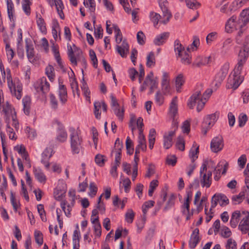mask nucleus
I'll return each mask as SVG.
<instances>
[{
  "label": "nucleus",
  "mask_w": 249,
  "mask_h": 249,
  "mask_svg": "<svg viewBox=\"0 0 249 249\" xmlns=\"http://www.w3.org/2000/svg\"><path fill=\"white\" fill-rule=\"evenodd\" d=\"M31 2L29 0H23L22 9L27 15H29L31 13L30 5Z\"/></svg>",
  "instance_id": "09e8293b"
},
{
  "label": "nucleus",
  "mask_w": 249,
  "mask_h": 249,
  "mask_svg": "<svg viewBox=\"0 0 249 249\" xmlns=\"http://www.w3.org/2000/svg\"><path fill=\"white\" fill-rule=\"evenodd\" d=\"M218 118V116L216 113L208 115L204 118L202 124L205 126L211 128L216 122Z\"/></svg>",
  "instance_id": "aec40b11"
},
{
  "label": "nucleus",
  "mask_w": 249,
  "mask_h": 249,
  "mask_svg": "<svg viewBox=\"0 0 249 249\" xmlns=\"http://www.w3.org/2000/svg\"><path fill=\"white\" fill-rule=\"evenodd\" d=\"M236 19L237 18L233 16L228 20L225 25V31L226 32L231 33L234 30H240L244 27L240 20L239 19L237 21Z\"/></svg>",
  "instance_id": "0eeeda50"
},
{
  "label": "nucleus",
  "mask_w": 249,
  "mask_h": 249,
  "mask_svg": "<svg viewBox=\"0 0 249 249\" xmlns=\"http://www.w3.org/2000/svg\"><path fill=\"white\" fill-rule=\"evenodd\" d=\"M6 72L7 84L10 91L12 95L19 100L22 96V84L18 78H12L10 70L9 69H6Z\"/></svg>",
  "instance_id": "7ed1b4c3"
},
{
  "label": "nucleus",
  "mask_w": 249,
  "mask_h": 249,
  "mask_svg": "<svg viewBox=\"0 0 249 249\" xmlns=\"http://www.w3.org/2000/svg\"><path fill=\"white\" fill-rule=\"evenodd\" d=\"M35 87L38 92L41 91L44 94L48 93L50 90V84L45 77L39 79L35 84Z\"/></svg>",
  "instance_id": "4468645a"
},
{
  "label": "nucleus",
  "mask_w": 249,
  "mask_h": 249,
  "mask_svg": "<svg viewBox=\"0 0 249 249\" xmlns=\"http://www.w3.org/2000/svg\"><path fill=\"white\" fill-rule=\"evenodd\" d=\"M186 4L189 8H196L200 6V3L195 0H186Z\"/></svg>",
  "instance_id": "338daca9"
},
{
  "label": "nucleus",
  "mask_w": 249,
  "mask_h": 249,
  "mask_svg": "<svg viewBox=\"0 0 249 249\" xmlns=\"http://www.w3.org/2000/svg\"><path fill=\"white\" fill-rule=\"evenodd\" d=\"M68 55L71 63L74 65H76V58L75 57L74 51H73L71 45H68Z\"/></svg>",
  "instance_id": "ea45409f"
},
{
  "label": "nucleus",
  "mask_w": 249,
  "mask_h": 249,
  "mask_svg": "<svg viewBox=\"0 0 249 249\" xmlns=\"http://www.w3.org/2000/svg\"><path fill=\"white\" fill-rule=\"evenodd\" d=\"M22 104L24 113L26 115H29L31 106V98L28 96H25L22 99Z\"/></svg>",
  "instance_id": "7c9ffc66"
},
{
  "label": "nucleus",
  "mask_w": 249,
  "mask_h": 249,
  "mask_svg": "<svg viewBox=\"0 0 249 249\" xmlns=\"http://www.w3.org/2000/svg\"><path fill=\"white\" fill-rule=\"evenodd\" d=\"M245 4L243 0H234L230 6L231 11H235Z\"/></svg>",
  "instance_id": "79ce46f5"
},
{
  "label": "nucleus",
  "mask_w": 249,
  "mask_h": 249,
  "mask_svg": "<svg viewBox=\"0 0 249 249\" xmlns=\"http://www.w3.org/2000/svg\"><path fill=\"white\" fill-rule=\"evenodd\" d=\"M92 223L94 225V231L96 236L99 237L101 234V226L99 223L98 217L91 219Z\"/></svg>",
  "instance_id": "c756f323"
},
{
  "label": "nucleus",
  "mask_w": 249,
  "mask_h": 249,
  "mask_svg": "<svg viewBox=\"0 0 249 249\" xmlns=\"http://www.w3.org/2000/svg\"><path fill=\"white\" fill-rule=\"evenodd\" d=\"M150 18L152 22H153L154 26L156 27V25H158L160 19L161 20L163 19V17L161 18V16L155 12H151L150 14Z\"/></svg>",
  "instance_id": "58836bf2"
},
{
  "label": "nucleus",
  "mask_w": 249,
  "mask_h": 249,
  "mask_svg": "<svg viewBox=\"0 0 249 249\" xmlns=\"http://www.w3.org/2000/svg\"><path fill=\"white\" fill-rule=\"evenodd\" d=\"M69 195L71 197V204L68 203L66 200H64L61 202V207L64 212L65 215L69 217L71 215V208L74 205L75 202V191L74 190H70L69 191Z\"/></svg>",
  "instance_id": "1a4fd4ad"
},
{
  "label": "nucleus",
  "mask_w": 249,
  "mask_h": 249,
  "mask_svg": "<svg viewBox=\"0 0 249 249\" xmlns=\"http://www.w3.org/2000/svg\"><path fill=\"white\" fill-rule=\"evenodd\" d=\"M36 23L40 31L42 33H46V27L45 26V23L44 19L40 16L39 17L37 16Z\"/></svg>",
  "instance_id": "a19ab883"
},
{
  "label": "nucleus",
  "mask_w": 249,
  "mask_h": 249,
  "mask_svg": "<svg viewBox=\"0 0 249 249\" xmlns=\"http://www.w3.org/2000/svg\"><path fill=\"white\" fill-rule=\"evenodd\" d=\"M169 36V33L164 32L158 35L154 40V43L156 45L160 46L163 45L167 40Z\"/></svg>",
  "instance_id": "a878e982"
},
{
  "label": "nucleus",
  "mask_w": 249,
  "mask_h": 249,
  "mask_svg": "<svg viewBox=\"0 0 249 249\" xmlns=\"http://www.w3.org/2000/svg\"><path fill=\"white\" fill-rule=\"evenodd\" d=\"M71 147L72 153L74 154H79L82 149V138L80 135V131L75 130L74 128H70Z\"/></svg>",
  "instance_id": "20e7f679"
},
{
  "label": "nucleus",
  "mask_w": 249,
  "mask_h": 249,
  "mask_svg": "<svg viewBox=\"0 0 249 249\" xmlns=\"http://www.w3.org/2000/svg\"><path fill=\"white\" fill-rule=\"evenodd\" d=\"M236 243L232 238H229L227 241L226 245V249H237Z\"/></svg>",
  "instance_id": "69168bd1"
},
{
  "label": "nucleus",
  "mask_w": 249,
  "mask_h": 249,
  "mask_svg": "<svg viewBox=\"0 0 249 249\" xmlns=\"http://www.w3.org/2000/svg\"><path fill=\"white\" fill-rule=\"evenodd\" d=\"M184 82L182 74H179L176 79V89L178 92H180V88L183 85Z\"/></svg>",
  "instance_id": "49530a36"
},
{
  "label": "nucleus",
  "mask_w": 249,
  "mask_h": 249,
  "mask_svg": "<svg viewBox=\"0 0 249 249\" xmlns=\"http://www.w3.org/2000/svg\"><path fill=\"white\" fill-rule=\"evenodd\" d=\"M244 196H245V192H240L239 195H238L237 196H233L231 198L232 203L234 205H236V204H239L243 201V200L244 198Z\"/></svg>",
  "instance_id": "37998d69"
},
{
  "label": "nucleus",
  "mask_w": 249,
  "mask_h": 249,
  "mask_svg": "<svg viewBox=\"0 0 249 249\" xmlns=\"http://www.w3.org/2000/svg\"><path fill=\"white\" fill-rule=\"evenodd\" d=\"M199 153V146L197 145L196 143L194 142L192 148L189 151V157L191 159L192 162H195V160L197 159L198 154Z\"/></svg>",
  "instance_id": "bb28decb"
},
{
  "label": "nucleus",
  "mask_w": 249,
  "mask_h": 249,
  "mask_svg": "<svg viewBox=\"0 0 249 249\" xmlns=\"http://www.w3.org/2000/svg\"><path fill=\"white\" fill-rule=\"evenodd\" d=\"M89 195L91 197L94 196L97 192V187L94 182H90L89 186Z\"/></svg>",
  "instance_id": "774afa93"
},
{
  "label": "nucleus",
  "mask_w": 249,
  "mask_h": 249,
  "mask_svg": "<svg viewBox=\"0 0 249 249\" xmlns=\"http://www.w3.org/2000/svg\"><path fill=\"white\" fill-rule=\"evenodd\" d=\"M138 142L137 147L141 148L142 151H145L146 150V139L143 133L139 134Z\"/></svg>",
  "instance_id": "2f4dec72"
},
{
  "label": "nucleus",
  "mask_w": 249,
  "mask_h": 249,
  "mask_svg": "<svg viewBox=\"0 0 249 249\" xmlns=\"http://www.w3.org/2000/svg\"><path fill=\"white\" fill-rule=\"evenodd\" d=\"M190 48L187 47L186 51L182 53V55H179L178 57L181 58V62L185 65H189L191 63V57L190 56L188 52Z\"/></svg>",
  "instance_id": "72a5a7b5"
},
{
  "label": "nucleus",
  "mask_w": 249,
  "mask_h": 249,
  "mask_svg": "<svg viewBox=\"0 0 249 249\" xmlns=\"http://www.w3.org/2000/svg\"><path fill=\"white\" fill-rule=\"evenodd\" d=\"M220 234L223 238H227L231 236V231L228 227L224 226L221 228Z\"/></svg>",
  "instance_id": "5fc2aeb1"
},
{
  "label": "nucleus",
  "mask_w": 249,
  "mask_h": 249,
  "mask_svg": "<svg viewBox=\"0 0 249 249\" xmlns=\"http://www.w3.org/2000/svg\"><path fill=\"white\" fill-rule=\"evenodd\" d=\"M223 146V139L221 136L214 137L211 141V148L213 152L216 153L221 151Z\"/></svg>",
  "instance_id": "f3484780"
},
{
  "label": "nucleus",
  "mask_w": 249,
  "mask_h": 249,
  "mask_svg": "<svg viewBox=\"0 0 249 249\" xmlns=\"http://www.w3.org/2000/svg\"><path fill=\"white\" fill-rule=\"evenodd\" d=\"M239 20L244 27L249 23V8L243 10L240 14Z\"/></svg>",
  "instance_id": "c85d7f7f"
},
{
  "label": "nucleus",
  "mask_w": 249,
  "mask_h": 249,
  "mask_svg": "<svg viewBox=\"0 0 249 249\" xmlns=\"http://www.w3.org/2000/svg\"><path fill=\"white\" fill-rule=\"evenodd\" d=\"M175 200V197L174 195H171L169 197L166 206L164 208V211H166L169 209H170L174 205Z\"/></svg>",
  "instance_id": "0e129e2a"
},
{
  "label": "nucleus",
  "mask_w": 249,
  "mask_h": 249,
  "mask_svg": "<svg viewBox=\"0 0 249 249\" xmlns=\"http://www.w3.org/2000/svg\"><path fill=\"white\" fill-rule=\"evenodd\" d=\"M53 150L51 147L46 148L42 154L41 163L44 165L47 170L50 168V163L49 160L53 155Z\"/></svg>",
  "instance_id": "2eb2a0df"
},
{
  "label": "nucleus",
  "mask_w": 249,
  "mask_h": 249,
  "mask_svg": "<svg viewBox=\"0 0 249 249\" xmlns=\"http://www.w3.org/2000/svg\"><path fill=\"white\" fill-rule=\"evenodd\" d=\"M59 33V36H60V27L59 23L57 21H55L53 23V30H52V34L53 36V38L55 40H56L57 38V33Z\"/></svg>",
  "instance_id": "6e6d98bb"
},
{
  "label": "nucleus",
  "mask_w": 249,
  "mask_h": 249,
  "mask_svg": "<svg viewBox=\"0 0 249 249\" xmlns=\"http://www.w3.org/2000/svg\"><path fill=\"white\" fill-rule=\"evenodd\" d=\"M120 183L123 184V186L124 187L125 193H128L129 191L131 183L129 178H121Z\"/></svg>",
  "instance_id": "de8ad7c7"
},
{
  "label": "nucleus",
  "mask_w": 249,
  "mask_h": 249,
  "mask_svg": "<svg viewBox=\"0 0 249 249\" xmlns=\"http://www.w3.org/2000/svg\"><path fill=\"white\" fill-rule=\"evenodd\" d=\"M84 4L85 6L89 8V9L91 13V15L93 16V14L94 13L95 11L96 4L94 0H88L86 1L84 0Z\"/></svg>",
  "instance_id": "f704fd0d"
},
{
  "label": "nucleus",
  "mask_w": 249,
  "mask_h": 249,
  "mask_svg": "<svg viewBox=\"0 0 249 249\" xmlns=\"http://www.w3.org/2000/svg\"><path fill=\"white\" fill-rule=\"evenodd\" d=\"M135 214L131 209L128 210L125 213V220L129 223H131L134 219Z\"/></svg>",
  "instance_id": "e2e57ef3"
},
{
  "label": "nucleus",
  "mask_w": 249,
  "mask_h": 249,
  "mask_svg": "<svg viewBox=\"0 0 249 249\" xmlns=\"http://www.w3.org/2000/svg\"><path fill=\"white\" fill-rule=\"evenodd\" d=\"M158 85V79L156 77V80L144 79L142 84L140 87V91H143L147 88H149V93H152L154 90L156 89Z\"/></svg>",
  "instance_id": "f8f14e48"
},
{
  "label": "nucleus",
  "mask_w": 249,
  "mask_h": 249,
  "mask_svg": "<svg viewBox=\"0 0 249 249\" xmlns=\"http://www.w3.org/2000/svg\"><path fill=\"white\" fill-rule=\"evenodd\" d=\"M71 87L72 90L73 94L75 95V93L76 92L77 96L79 97L80 96V92L78 89V83L75 79L71 80Z\"/></svg>",
  "instance_id": "bf43d9fd"
},
{
  "label": "nucleus",
  "mask_w": 249,
  "mask_h": 249,
  "mask_svg": "<svg viewBox=\"0 0 249 249\" xmlns=\"http://www.w3.org/2000/svg\"><path fill=\"white\" fill-rule=\"evenodd\" d=\"M220 201V194H215L214 195L212 198L211 201V206L210 209V211L211 212L214 208L216 207L218 203L219 204Z\"/></svg>",
  "instance_id": "603ef678"
},
{
  "label": "nucleus",
  "mask_w": 249,
  "mask_h": 249,
  "mask_svg": "<svg viewBox=\"0 0 249 249\" xmlns=\"http://www.w3.org/2000/svg\"><path fill=\"white\" fill-rule=\"evenodd\" d=\"M243 217L239 224V229L243 233H246L249 231V212L242 211Z\"/></svg>",
  "instance_id": "ddd939ff"
},
{
  "label": "nucleus",
  "mask_w": 249,
  "mask_h": 249,
  "mask_svg": "<svg viewBox=\"0 0 249 249\" xmlns=\"http://www.w3.org/2000/svg\"><path fill=\"white\" fill-rule=\"evenodd\" d=\"M243 217L242 211H235L232 213L230 220V226L233 228H235L240 219Z\"/></svg>",
  "instance_id": "412c9836"
},
{
  "label": "nucleus",
  "mask_w": 249,
  "mask_h": 249,
  "mask_svg": "<svg viewBox=\"0 0 249 249\" xmlns=\"http://www.w3.org/2000/svg\"><path fill=\"white\" fill-rule=\"evenodd\" d=\"M225 77L226 76L220 73L219 71L216 74L213 83L215 87V89H216L219 87Z\"/></svg>",
  "instance_id": "473e14b6"
},
{
  "label": "nucleus",
  "mask_w": 249,
  "mask_h": 249,
  "mask_svg": "<svg viewBox=\"0 0 249 249\" xmlns=\"http://www.w3.org/2000/svg\"><path fill=\"white\" fill-rule=\"evenodd\" d=\"M2 111L5 114V121H12V125L16 129H18V122L17 119L16 113L8 102L3 105Z\"/></svg>",
  "instance_id": "423d86ee"
},
{
  "label": "nucleus",
  "mask_w": 249,
  "mask_h": 249,
  "mask_svg": "<svg viewBox=\"0 0 249 249\" xmlns=\"http://www.w3.org/2000/svg\"><path fill=\"white\" fill-rule=\"evenodd\" d=\"M94 114L95 117L97 119L100 118L101 113L99 112V110L101 107V102L99 101L95 102L94 103Z\"/></svg>",
  "instance_id": "13d9d810"
},
{
  "label": "nucleus",
  "mask_w": 249,
  "mask_h": 249,
  "mask_svg": "<svg viewBox=\"0 0 249 249\" xmlns=\"http://www.w3.org/2000/svg\"><path fill=\"white\" fill-rule=\"evenodd\" d=\"M123 144L120 142L119 138H117L114 144V150L112 152L115 153V164L119 165L120 164L121 150L123 148Z\"/></svg>",
  "instance_id": "a211bd4d"
},
{
  "label": "nucleus",
  "mask_w": 249,
  "mask_h": 249,
  "mask_svg": "<svg viewBox=\"0 0 249 249\" xmlns=\"http://www.w3.org/2000/svg\"><path fill=\"white\" fill-rule=\"evenodd\" d=\"M50 104L52 108L56 110L58 108V101L56 97L53 94L50 95Z\"/></svg>",
  "instance_id": "052dcab7"
},
{
  "label": "nucleus",
  "mask_w": 249,
  "mask_h": 249,
  "mask_svg": "<svg viewBox=\"0 0 249 249\" xmlns=\"http://www.w3.org/2000/svg\"><path fill=\"white\" fill-rule=\"evenodd\" d=\"M160 7L162 12L163 19L160 22L163 24L167 23L172 17V14L167 8V1L166 0H159Z\"/></svg>",
  "instance_id": "9d476101"
},
{
  "label": "nucleus",
  "mask_w": 249,
  "mask_h": 249,
  "mask_svg": "<svg viewBox=\"0 0 249 249\" xmlns=\"http://www.w3.org/2000/svg\"><path fill=\"white\" fill-rule=\"evenodd\" d=\"M199 230L196 228L194 230L191 236L189 241V246L191 249H194L199 241Z\"/></svg>",
  "instance_id": "5701e85b"
},
{
  "label": "nucleus",
  "mask_w": 249,
  "mask_h": 249,
  "mask_svg": "<svg viewBox=\"0 0 249 249\" xmlns=\"http://www.w3.org/2000/svg\"><path fill=\"white\" fill-rule=\"evenodd\" d=\"M57 140L60 142H64L67 139V133L63 128H60L58 130Z\"/></svg>",
  "instance_id": "4c0bfd02"
},
{
  "label": "nucleus",
  "mask_w": 249,
  "mask_h": 249,
  "mask_svg": "<svg viewBox=\"0 0 249 249\" xmlns=\"http://www.w3.org/2000/svg\"><path fill=\"white\" fill-rule=\"evenodd\" d=\"M146 66L148 67H151L155 65V58L153 52H150L146 58Z\"/></svg>",
  "instance_id": "a18cd8bd"
},
{
  "label": "nucleus",
  "mask_w": 249,
  "mask_h": 249,
  "mask_svg": "<svg viewBox=\"0 0 249 249\" xmlns=\"http://www.w3.org/2000/svg\"><path fill=\"white\" fill-rule=\"evenodd\" d=\"M53 150L51 147L46 148L42 154L41 163L44 165L47 170L50 168V163L49 160L53 155Z\"/></svg>",
  "instance_id": "dca6fc26"
},
{
  "label": "nucleus",
  "mask_w": 249,
  "mask_h": 249,
  "mask_svg": "<svg viewBox=\"0 0 249 249\" xmlns=\"http://www.w3.org/2000/svg\"><path fill=\"white\" fill-rule=\"evenodd\" d=\"M205 96V94H201L200 90L196 91L190 98L188 103L189 108L193 109L195 105L197 104V111L200 112L206 102V98Z\"/></svg>",
  "instance_id": "39448f33"
},
{
  "label": "nucleus",
  "mask_w": 249,
  "mask_h": 249,
  "mask_svg": "<svg viewBox=\"0 0 249 249\" xmlns=\"http://www.w3.org/2000/svg\"><path fill=\"white\" fill-rule=\"evenodd\" d=\"M12 121H5L6 123V131L8 133L9 137L11 140H16V138L15 137V133L13 132V129L10 127V124Z\"/></svg>",
  "instance_id": "8fccbe9b"
},
{
  "label": "nucleus",
  "mask_w": 249,
  "mask_h": 249,
  "mask_svg": "<svg viewBox=\"0 0 249 249\" xmlns=\"http://www.w3.org/2000/svg\"><path fill=\"white\" fill-rule=\"evenodd\" d=\"M175 51L178 52L177 53L178 57L179 55H182V53L186 51L184 47L180 43L178 40H176L175 41Z\"/></svg>",
  "instance_id": "e433bc0d"
},
{
  "label": "nucleus",
  "mask_w": 249,
  "mask_h": 249,
  "mask_svg": "<svg viewBox=\"0 0 249 249\" xmlns=\"http://www.w3.org/2000/svg\"><path fill=\"white\" fill-rule=\"evenodd\" d=\"M45 73L51 82L54 80L55 77L54 70L52 65H49L46 68Z\"/></svg>",
  "instance_id": "c9c22d12"
},
{
  "label": "nucleus",
  "mask_w": 249,
  "mask_h": 249,
  "mask_svg": "<svg viewBox=\"0 0 249 249\" xmlns=\"http://www.w3.org/2000/svg\"><path fill=\"white\" fill-rule=\"evenodd\" d=\"M176 148L183 151L185 149V141L183 138L182 136H179L177 138V140L176 143Z\"/></svg>",
  "instance_id": "c03bdc74"
},
{
  "label": "nucleus",
  "mask_w": 249,
  "mask_h": 249,
  "mask_svg": "<svg viewBox=\"0 0 249 249\" xmlns=\"http://www.w3.org/2000/svg\"><path fill=\"white\" fill-rule=\"evenodd\" d=\"M59 97L60 102L62 105H64L67 101L68 95L66 87L64 85L60 84L59 82Z\"/></svg>",
  "instance_id": "393cba45"
},
{
  "label": "nucleus",
  "mask_w": 249,
  "mask_h": 249,
  "mask_svg": "<svg viewBox=\"0 0 249 249\" xmlns=\"http://www.w3.org/2000/svg\"><path fill=\"white\" fill-rule=\"evenodd\" d=\"M208 164V161H204L199 171V179L195 178L194 181L190 184V188L195 187L198 188L200 184L202 187L209 188L212 182V172L207 171V166Z\"/></svg>",
  "instance_id": "f257e3e1"
},
{
  "label": "nucleus",
  "mask_w": 249,
  "mask_h": 249,
  "mask_svg": "<svg viewBox=\"0 0 249 249\" xmlns=\"http://www.w3.org/2000/svg\"><path fill=\"white\" fill-rule=\"evenodd\" d=\"M115 114L118 117V119L122 121L124 115V109L123 108H120L119 107H117L112 109Z\"/></svg>",
  "instance_id": "4d7b16f0"
},
{
  "label": "nucleus",
  "mask_w": 249,
  "mask_h": 249,
  "mask_svg": "<svg viewBox=\"0 0 249 249\" xmlns=\"http://www.w3.org/2000/svg\"><path fill=\"white\" fill-rule=\"evenodd\" d=\"M34 235L36 243L39 246L42 245L43 243L42 233L39 231H35Z\"/></svg>",
  "instance_id": "3c124183"
},
{
  "label": "nucleus",
  "mask_w": 249,
  "mask_h": 249,
  "mask_svg": "<svg viewBox=\"0 0 249 249\" xmlns=\"http://www.w3.org/2000/svg\"><path fill=\"white\" fill-rule=\"evenodd\" d=\"M241 72L237 73L235 71V69L233 73L230 75L228 80V88H232L236 89L243 81V77L241 76Z\"/></svg>",
  "instance_id": "6e6552de"
},
{
  "label": "nucleus",
  "mask_w": 249,
  "mask_h": 249,
  "mask_svg": "<svg viewBox=\"0 0 249 249\" xmlns=\"http://www.w3.org/2000/svg\"><path fill=\"white\" fill-rule=\"evenodd\" d=\"M26 51L29 61L32 63H35L36 59L33 45L28 43L27 40H26Z\"/></svg>",
  "instance_id": "6ab92c4d"
},
{
  "label": "nucleus",
  "mask_w": 249,
  "mask_h": 249,
  "mask_svg": "<svg viewBox=\"0 0 249 249\" xmlns=\"http://www.w3.org/2000/svg\"><path fill=\"white\" fill-rule=\"evenodd\" d=\"M81 89L87 101H90V91L87 84L84 81L81 86Z\"/></svg>",
  "instance_id": "864d4df0"
},
{
  "label": "nucleus",
  "mask_w": 249,
  "mask_h": 249,
  "mask_svg": "<svg viewBox=\"0 0 249 249\" xmlns=\"http://www.w3.org/2000/svg\"><path fill=\"white\" fill-rule=\"evenodd\" d=\"M217 33L215 32H213L209 34L206 38L207 44L210 45L212 42L216 39L217 37Z\"/></svg>",
  "instance_id": "680f3d73"
},
{
  "label": "nucleus",
  "mask_w": 249,
  "mask_h": 249,
  "mask_svg": "<svg viewBox=\"0 0 249 249\" xmlns=\"http://www.w3.org/2000/svg\"><path fill=\"white\" fill-rule=\"evenodd\" d=\"M175 134V129L168 132V133L164 134L163 137V144L164 147L166 149H169L172 145L173 137Z\"/></svg>",
  "instance_id": "4be33fe9"
},
{
  "label": "nucleus",
  "mask_w": 249,
  "mask_h": 249,
  "mask_svg": "<svg viewBox=\"0 0 249 249\" xmlns=\"http://www.w3.org/2000/svg\"><path fill=\"white\" fill-rule=\"evenodd\" d=\"M249 56V36L245 38L243 46L238 55V63L235 67V71L241 72L244 65Z\"/></svg>",
  "instance_id": "f03ea898"
},
{
  "label": "nucleus",
  "mask_w": 249,
  "mask_h": 249,
  "mask_svg": "<svg viewBox=\"0 0 249 249\" xmlns=\"http://www.w3.org/2000/svg\"><path fill=\"white\" fill-rule=\"evenodd\" d=\"M34 173L36 178L40 183H45L47 178L43 171L40 169H34Z\"/></svg>",
  "instance_id": "cd10ccee"
},
{
  "label": "nucleus",
  "mask_w": 249,
  "mask_h": 249,
  "mask_svg": "<svg viewBox=\"0 0 249 249\" xmlns=\"http://www.w3.org/2000/svg\"><path fill=\"white\" fill-rule=\"evenodd\" d=\"M116 50L122 57H125L129 51V45L125 40H124L121 45L116 46Z\"/></svg>",
  "instance_id": "b1692460"
},
{
  "label": "nucleus",
  "mask_w": 249,
  "mask_h": 249,
  "mask_svg": "<svg viewBox=\"0 0 249 249\" xmlns=\"http://www.w3.org/2000/svg\"><path fill=\"white\" fill-rule=\"evenodd\" d=\"M169 115L173 120V124L176 126L178 124L177 117L178 115V98L177 97L173 98L170 104Z\"/></svg>",
  "instance_id": "9b49d317"
}]
</instances>
